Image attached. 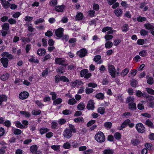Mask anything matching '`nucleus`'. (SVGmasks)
Instances as JSON below:
<instances>
[{"label":"nucleus","instance_id":"nucleus-1","mask_svg":"<svg viewBox=\"0 0 154 154\" xmlns=\"http://www.w3.org/2000/svg\"><path fill=\"white\" fill-rule=\"evenodd\" d=\"M94 138L99 143H103L105 140V137L101 131H99L95 135Z\"/></svg>","mask_w":154,"mask_h":154},{"label":"nucleus","instance_id":"nucleus-2","mask_svg":"<svg viewBox=\"0 0 154 154\" xmlns=\"http://www.w3.org/2000/svg\"><path fill=\"white\" fill-rule=\"evenodd\" d=\"M134 98L132 97H129L127 99L126 102L128 103L129 108L134 110L136 109V104L134 103Z\"/></svg>","mask_w":154,"mask_h":154},{"label":"nucleus","instance_id":"nucleus-3","mask_svg":"<svg viewBox=\"0 0 154 154\" xmlns=\"http://www.w3.org/2000/svg\"><path fill=\"white\" fill-rule=\"evenodd\" d=\"M135 128L137 132L139 133H143L145 131V128L142 123H137L136 125Z\"/></svg>","mask_w":154,"mask_h":154},{"label":"nucleus","instance_id":"nucleus-4","mask_svg":"<svg viewBox=\"0 0 154 154\" xmlns=\"http://www.w3.org/2000/svg\"><path fill=\"white\" fill-rule=\"evenodd\" d=\"M108 71L111 76L113 78L116 77V69L114 66L112 65H110L108 67Z\"/></svg>","mask_w":154,"mask_h":154},{"label":"nucleus","instance_id":"nucleus-5","mask_svg":"<svg viewBox=\"0 0 154 154\" xmlns=\"http://www.w3.org/2000/svg\"><path fill=\"white\" fill-rule=\"evenodd\" d=\"M63 135L65 137L69 139L72 137V131L69 129L66 128L63 132Z\"/></svg>","mask_w":154,"mask_h":154},{"label":"nucleus","instance_id":"nucleus-6","mask_svg":"<svg viewBox=\"0 0 154 154\" xmlns=\"http://www.w3.org/2000/svg\"><path fill=\"white\" fill-rule=\"evenodd\" d=\"M55 62L56 64L61 65L64 67H66L67 66L66 64H64L65 62L64 59L60 58H56L55 59Z\"/></svg>","mask_w":154,"mask_h":154},{"label":"nucleus","instance_id":"nucleus-7","mask_svg":"<svg viewBox=\"0 0 154 154\" xmlns=\"http://www.w3.org/2000/svg\"><path fill=\"white\" fill-rule=\"evenodd\" d=\"M0 62L2 64L3 66L7 68L8 64V59L6 57H3L0 60Z\"/></svg>","mask_w":154,"mask_h":154},{"label":"nucleus","instance_id":"nucleus-8","mask_svg":"<svg viewBox=\"0 0 154 154\" xmlns=\"http://www.w3.org/2000/svg\"><path fill=\"white\" fill-rule=\"evenodd\" d=\"M147 103L149 104V107L153 108L154 106V97L151 96H149L147 100Z\"/></svg>","mask_w":154,"mask_h":154},{"label":"nucleus","instance_id":"nucleus-9","mask_svg":"<svg viewBox=\"0 0 154 154\" xmlns=\"http://www.w3.org/2000/svg\"><path fill=\"white\" fill-rule=\"evenodd\" d=\"M87 53V50L85 48H83L80 51H78L77 54L81 57H85Z\"/></svg>","mask_w":154,"mask_h":154},{"label":"nucleus","instance_id":"nucleus-10","mask_svg":"<svg viewBox=\"0 0 154 154\" xmlns=\"http://www.w3.org/2000/svg\"><path fill=\"white\" fill-rule=\"evenodd\" d=\"M63 29L62 28H60L56 30L55 32L56 36L59 38H61L63 36Z\"/></svg>","mask_w":154,"mask_h":154},{"label":"nucleus","instance_id":"nucleus-11","mask_svg":"<svg viewBox=\"0 0 154 154\" xmlns=\"http://www.w3.org/2000/svg\"><path fill=\"white\" fill-rule=\"evenodd\" d=\"M94 104L93 100H89L88 102L87 108L88 110H93L94 109Z\"/></svg>","mask_w":154,"mask_h":154},{"label":"nucleus","instance_id":"nucleus-12","mask_svg":"<svg viewBox=\"0 0 154 154\" xmlns=\"http://www.w3.org/2000/svg\"><path fill=\"white\" fill-rule=\"evenodd\" d=\"M28 96V93L27 92L24 91L21 93L19 94V97L22 100H24L27 98Z\"/></svg>","mask_w":154,"mask_h":154},{"label":"nucleus","instance_id":"nucleus-13","mask_svg":"<svg viewBox=\"0 0 154 154\" xmlns=\"http://www.w3.org/2000/svg\"><path fill=\"white\" fill-rule=\"evenodd\" d=\"M2 56L5 57L6 58L7 57L9 59H12L13 58V56L12 55L9 54L8 52H4L1 54Z\"/></svg>","mask_w":154,"mask_h":154},{"label":"nucleus","instance_id":"nucleus-14","mask_svg":"<svg viewBox=\"0 0 154 154\" xmlns=\"http://www.w3.org/2000/svg\"><path fill=\"white\" fill-rule=\"evenodd\" d=\"M114 13L117 17H119L122 15L123 11L121 9L118 8L114 11Z\"/></svg>","mask_w":154,"mask_h":154},{"label":"nucleus","instance_id":"nucleus-15","mask_svg":"<svg viewBox=\"0 0 154 154\" xmlns=\"http://www.w3.org/2000/svg\"><path fill=\"white\" fill-rule=\"evenodd\" d=\"M130 122V120L129 119L126 120L122 124L120 127H119V129L120 130H122L123 128L126 127L128 125V123Z\"/></svg>","mask_w":154,"mask_h":154},{"label":"nucleus","instance_id":"nucleus-16","mask_svg":"<svg viewBox=\"0 0 154 154\" xmlns=\"http://www.w3.org/2000/svg\"><path fill=\"white\" fill-rule=\"evenodd\" d=\"M65 6L64 5L60 6H56L55 7V10L57 12H63L64 10Z\"/></svg>","mask_w":154,"mask_h":154},{"label":"nucleus","instance_id":"nucleus-17","mask_svg":"<svg viewBox=\"0 0 154 154\" xmlns=\"http://www.w3.org/2000/svg\"><path fill=\"white\" fill-rule=\"evenodd\" d=\"M146 78L147 79V82L148 84L152 85L154 83L153 79L152 77H149V75H147Z\"/></svg>","mask_w":154,"mask_h":154},{"label":"nucleus","instance_id":"nucleus-18","mask_svg":"<svg viewBox=\"0 0 154 154\" xmlns=\"http://www.w3.org/2000/svg\"><path fill=\"white\" fill-rule=\"evenodd\" d=\"M46 53V51L45 49H39L37 51V54L39 56H43Z\"/></svg>","mask_w":154,"mask_h":154},{"label":"nucleus","instance_id":"nucleus-19","mask_svg":"<svg viewBox=\"0 0 154 154\" xmlns=\"http://www.w3.org/2000/svg\"><path fill=\"white\" fill-rule=\"evenodd\" d=\"M84 17L82 13L80 12L78 13L76 15L75 19L77 20H80L83 19Z\"/></svg>","mask_w":154,"mask_h":154},{"label":"nucleus","instance_id":"nucleus-20","mask_svg":"<svg viewBox=\"0 0 154 154\" xmlns=\"http://www.w3.org/2000/svg\"><path fill=\"white\" fill-rule=\"evenodd\" d=\"M145 124L149 127L154 128V125L153 123L149 119H148L146 121Z\"/></svg>","mask_w":154,"mask_h":154},{"label":"nucleus","instance_id":"nucleus-21","mask_svg":"<svg viewBox=\"0 0 154 154\" xmlns=\"http://www.w3.org/2000/svg\"><path fill=\"white\" fill-rule=\"evenodd\" d=\"M131 143L134 146H137L140 143V140L137 139H133L131 140Z\"/></svg>","mask_w":154,"mask_h":154},{"label":"nucleus","instance_id":"nucleus-22","mask_svg":"<svg viewBox=\"0 0 154 154\" xmlns=\"http://www.w3.org/2000/svg\"><path fill=\"white\" fill-rule=\"evenodd\" d=\"M38 147L36 145H33L30 147V149L32 153H34L36 152L37 150Z\"/></svg>","mask_w":154,"mask_h":154},{"label":"nucleus","instance_id":"nucleus-23","mask_svg":"<svg viewBox=\"0 0 154 154\" xmlns=\"http://www.w3.org/2000/svg\"><path fill=\"white\" fill-rule=\"evenodd\" d=\"M144 26L148 30H150V31L153 29L154 27L150 23H146L144 24Z\"/></svg>","mask_w":154,"mask_h":154},{"label":"nucleus","instance_id":"nucleus-24","mask_svg":"<svg viewBox=\"0 0 154 154\" xmlns=\"http://www.w3.org/2000/svg\"><path fill=\"white\" fill-rule=\"evenodd\" d=\"M114 151L112 149H105L103 151V154H112Z\"/></svg>","mask_w":154,"mask_h":154},{"label":"nucleus","instance_id":"nucleus-25","mask_svg":"<svg viewBox=\"0 0 154 154\" xmlns=\"http://www.w3.org/2000/svg\"><path fill=\"white\" fill-rule=\"evenodd\" d=\"M20 113L23 115H24L26 118H29L30 116V113L29 112L21 111H20Z\"/></svg>","mask_w":154,"mask_h":154},{"label":"nucleus","instance_id":"nucleus-26","mask_svg":"<svg viewBox=\"0 0 154 154\" xmlns=\"http://www.w3.org/2000/svg\"><path fill=\"white\" fill-rule=\"evenodd\" d=\"M77 108L78 110H83L85 108V106L82 103H80L77 106Z\"/></svg>","mask_w":154,"mask_h":154},{"label":"nucleus","instance_id":"nucleus-27","mask_svg":"<svg viewBox=\"0 0 154 154\" xmlns=\"http://www.w3.org/2000/svg\"><path fill=\"white\" fill-rule=\"evenodd\" d=\"M104 97L103 94L102 93H98L95 95L96 98L100 100H103Z\"/></svg>","mask_w":154,"mask_h":154},{"label":"nucleus","instance_id":"nucleus-28","mask_svg":"<svg viewBox=\"0 0 154 154\" xmlns=\"http://www.w3.org/2000/svg\"><path fill=\"white\" fill-rule=\"evenodd\" d=\"M65 67H63L62 66H60L56 69V71L57 72L63 73L65 72Z\"/></svg>","mask_w":154,"mask_h":154},{"label":"nucleus","instance_id":"nucleus-29","mask_svg":"<svg viewBox=\"0 0 154 154\" xmlns=\"http://www.w3.org/2000/svg\"><path fill=\"white\" fill-rule=\"evenodd\" d=\"M9 77V74L7 73H6L2 75L1 77V78L2 80L5 81L8 79Z\"/></svg>","mask_w":154,"mask_h":154},{"label":"nucleus","instance_id":"nucleus-30","mask_svg":"<svg viewBox=\"0 0 154 154\" xmlns=\"http://www.w3.org/2000/svg\"><path fill=\"white\" fill-rule=\"evenodd\" d=\"M62 101V100L61 98H58L55 99L53 101V104L56 105L57 104H59Z\"/></svg>","mask_w":154,"mask_h":154},{"label":"nucleus","instance_id":"nucleus-31","mask_svg":"<svg viewBox=\"0 0 154 154\" xmlns=\"http://www.w3.org/2000/svg\"><path fill=\"white\" fill-rule=\"evenodd\" d=\"M129 72L128 69L126 68L123 70L121 73V75L122 77H124Z\"/></svg>","mask_w":154,"mask_h":154},{"label":"nucleus","instance_id":"nucleus-32","mask_svg":"<svg viewBox=\"0 0 154 154\" xmlns=\"http://www.w3.org/2000/svg\"><path fill=\"white\" fill-rule=\"evenodd\" d=\"M2 27L4 30L8 31L9 29V25L8 23H4L2 26Z\"/></svg>","mask_w":154,"mask_h":154},{"label":"nucleus","instance_id":"nucleus-33","mask_svg":"<svg viewBox=\"0 0 154 154\" xmlns=\"http://www.w3.org/2000/svg\"><path fill=\"white\" fill-rule=\"evenodd\" d=\"M105 45V47L106 48H110L112 47L113 45V43L112 42L109 41L106 42Z\"/></svg>","mask_w":154,"mask_h":154},{"label":"nucleus","instance_id":"nucleus-34","mask_svg":"<svg viewBox=\"0 0 154 154\" xmlns=\"http://www.w3.org/2000/svg\"><path fill=\"white\" fill-rule=\"evenodd\" d=\"M7 99V97L5 95L0 96V105L2 104L3 101H6Z\"/></svg>","mask_w":154,"mask_h":154},{"label":"nucleus","instance_id":"nucleus-35","mask_svg":"<svg viewBox=\"0 0 154 154\" xmlns=\"http://www.w3.org/2000/svg\"><path fill=\"white\" fill-rule=\"evenodd\" d=\"M112 125V123L110 122H106L104 124V126L106 128L110 129L111 128Z\"/></svg>","mask_w":154,"mask_h":154},{"label":"nucleus","instance_id":"nucleus-36","mask_svg":"<svg viewBox=\"0 0 154 154\" xmlns=\"http://www.w3.org/2000/svg\"><path fill=\"white\" fill-rule=\"evenodd\" d=\"M15 125L18 128H25V126L23 125L20 122L17 121L15 122Z\"/></svg>","mask_w":154,"mask_h":154},{"label":"nucleus","instance_id":"nucleus-37","mask_svg":"<svg viewBox=\"0 0 154 154\" xmlns=\"http://www.w3.org/2000/svg\"><path fill=\"white\" fill-rule=\"evenodd\" d=\"M105 108L102 107H99L97 109L98 112L101 114H103L105 112Z\"/></svg>","mask_w":154,"mask_h":154},{"label":"nucleus","instance_id":"nucleus-38","mask_svg":"<svg viewBox=\"0 0 154 154\" xmlns=\"http://www.w3.org/2000/svg\"><path fill=\"white\" fill-rule=\"evenodd\" d=\"M49 131V129H48L47 128H42L40 129V133L41 134H43Z\"/></svg>","mask_w":154,"mask_h":154},{"label":"nucleus","instance_id":"nucleus-39","mask_svg":"<svg viewBox=\"0 0 154 154\" xmlns=\"http://www.w3.org/2000/svg\"><path fill=\"white\" fill-rule=\"evenodd\" d=\"M88 72V70L87 69H84L81 70L80 71L81 76L82 77H83Z\"/></svg>","mask_w":154,"mask_h":154},{"label":"nucleus","instance_id":"nucleus-40","mask_svg":"<svg viewBox=\"0 0 154 154\" xmlns=\"http://www.w3.org/2000/svg\"><path fill=\"white\" fill-rule=\"evenodd\" d=\"M74 121L76 123H79L80 122H84V119L82 117H79L74 119Z\"/></svg>","mask_w":154,"mask_h":154},{"label":"nucleus","instance_id":"nucleus-41","mask_svg":"<svg viewBox=\"0 0 154 154\" xmlns=\"http://www.w3.org/2000/svg\"><path fill=\"white\" fill-rule=\"evenodd\" d=\"M122 31L125 32H127L128 29V24L124 25L122 27Z\"/></svg>","mask_w":154,"mask_h":154},{"label":"nucleus","instance_id":"nucleus-42","mask_svg":"<svg viewBox=\"0 0 154 154\" xmlns=\"http://www.w3.org/2000/svg\"><path fill=\"white\" fill-rule=\"evenodd\" d=\"M76 102V101L74 98L70 99L68 101V103L71 105L75 104Z\"/></svg>","mask_w":154,"mask_h":154},{"label":"nucleus","instance_id":"nucleus-43","mask_svg":"<svg viewBox=\"0 0 154 154\" xmlns=\"http://www.w3.org/2000/svg\"><path fill=\"white\" fill-rule=\"evenodd\" d=\"M94 91V90L93 88H90L88 87L85 88V92L87 94H89L92 93Z\"/></svg>","mask_w":154,"mask_h":154},{"label":"nucleus","instance_id":"nucleus-44","mask_svg":"<svg viewBox=\"0 0 154 154\" xmlns=\"http://www.w3.org/2000/svg\"><path fill=\"white\" fill-rule=\"evenodd\" d=\"M29 60L30 62L37 63H39L38 60L37 59H35V57L33 56H32L31 58L29 59Z\"/></svg>","mask_w":154,"mask_h":154},{"label":"nucleus","instance_id":"nucleus-45","mask_svg":"<svg viewBox=\"0 0 154 154\" xmlns=\"http://www.w3.org/2000/svg\"><path fill=\"white\" fill-rule=\"evenodd\" d=\"M69 128H70L69 129L71 130V131H72V132L73 133H75L76 132V129H75V127L73 125L69 124Z\"/></svg>","mask_w":154,"mask_h":154},{"label":"nucleus","instance_id":"nucleus-46","mask_svg":"<svg viewBox=\"0 0 154 154\" xmlns=\"http://www.w3.org/2000/svg\"><path fill=\"white\" fill-rule=\"evenodd\" d=\"M51 148L55 151H58L60 149V146L57 145H54L51 146Z\"/></svg>","mask_w":154,"mask_h":154},{"label":"nucleus","instance_id":"nucleus-47","mask_svg":"<svg viewBox=\"0 0 154 154\" xmlns=\"http://www.w3.org/2000/svg\"><path fill=\"white\" fill-rule=\"evenodd\" d=\"M2 6L5 8H8L10 7V4L8 1H6L2 4Z\"/></svg>","mask_w":154,"mask_h":154},{"label":"nucleus","instance_id":"nucleus-48","mask_svg":"<svg viewBox=\"0 0 154 154\" xmlns=\"http://www.w3.org/2000/svg\"><path fill=\"white\" fill-rule=\"evenodd\" d=\"M22 42L26 43L30 41V39L29 38L23 37L21 39Z\"/></svg>","mask_w":154,"mask_h":154},{"label":"nucleus","instance_id":"nucleus-49","mask_svg":"<svg viewBox=\"0 0 154 154\" xmlns=\"http://www.w3.org/2000/svg\"><path fill=\"white\" fill-rule=\"evenodd\" d=\"M140 35L142 36H144L148 34V32L144 29H143L140 31Z\"/></svg>","mask_w":154,"mask_h":154},{"label":"nucleus","instance_id":"nucleus-50","mask_svg":"<svg viewBox=\"0 0 154 154\" xmlns=\"http://www.w3.org/2000/svg\"><path fill=\"white\" fill-rule=\"evenodd\" d=\"M60 80L64 82H69V79L64 76H61L60 78Z\"/></svg>","mask_w":154,"mask_h":154},{"label":"nucleus","instance_id":"nucleus-51","mask_svg":"<svg viewBox=\"0 0 154 154\" xmlns=\"http://www.w3.org/2000/svg\"><path fill=\"white\" fill-rule=\"evenodd\" d=\"M44 21V19L42 18H40L37 19L36 21H35L34 23L35 24L37 25L38 23H42Z\"/></svg>","mask_w":154,"mask_h":154},{"label":"nucleus","instance_id":"nucleus-52","mask_svg":"<svg viewBox=\"0 0 154 154\" xmlns=\"http://www.w3.org/2000/svg\"><path fill=\"white\" fill-rule=\"evenodd\" d=\"M146 89L147 92L149 94L154 95V90L150 88H147Z\"/></svg>","mask_w":154,"mask_h":154},{"label":"nucleus","instance_id":"nucleus-53","mask_svg":"<svg viewBox=\"0 0 154 154\" xmlns=\"http://www.w3.org/2000/svg\"><path fill=\"white\" fill-rule=\"evenodd\" d=\"M115 138L117 140H119L121 138V134L119 132H116L114 134Z\"/></svg>","mask_w":154,"mask_h":154},{"label":"nucleus","instance_id":"nucleus-54","mask_svg":"<svg viewBox=\"0 0 154 154\" xmlns=\"http://www.w3.org/2000/svg\"><path fill=\"white\" fill-rule=\"evenodd\" d=\"M70 144L68 142H66L64 143L63 145V147L65 149H69L70 148Z\"/></svg>","mask_w":154,"mask_h":154},{"label":"nucleus","instance_id":"nucleus-55","mask_svg":"<svg viewBox=\"0 0 154 154\" xmlns=\"http://www.w3.org/2000/svg\"><path fill=\"white\" fill-rule=\"evenodd\" d=\"M146 51L143 50L140 52L139 54L143 57H145L146 56Z\"/></svg>","mask_w":154,"mask_h":154},{"label":"nucleus","instance_id":"nucleus-56","mask_svg":"<svg viewBox=\"0 0 154 154\" xmlns=\"http://www.w3.org/2000/svg\"><path fill=\"white\" fill-rule=\"evenodd\" d=\"M88 87L95 88L97 86V85L95 83L91 82L88 83Z\"/></svg>","mask_w":154,"mask_h":154},{"label":"nucleus","instance_id":"nucleus-57","mask_svg":"<svg viewBox=\"0 0 154 154\" xmlns=\"http://www.w3.org/2000/svg\"><path fill=\"white\" fill-rule=\"evenodd\" d=\"M95 122L96 121L95 120H92L91 121H90L88 122L87 125V127H90L93 124H94Z\"/></svg>","mask_w":154,"mask_h":154},{"label":"nucleus","instance_id":"nucleus-58","mask_svg":"<svg viewBox=\"0 0 154 154\" xmlns=\"http://www.w3.org/2000/svg\"><path fill=\"white\" fill-rule=\"evenodd\" d=\"M71 112L69 109H65L63 111V114L65 115L70 114L71 113Z\"/></svg>","mask_w":154,"mask_h":154},{"label":"nucleus","instance_id":"nucleus-59","mask_svg":"<svg viewBox=\"0 0 154 154\" xmlns=\"http://www.w3.org/2000/svg\"><path fill=\"white\" fill-rule=\"evenodd\" d=\"M41 111L40 110L37 111L33 110L32 111V114L33 115H38L40 114Z\"/></svg>","mask_w":154,"mask_h":154},{"label":"nucleus","instance_id":"nucleus-60","mask_svg":"<svg viewBox=\"0 0 154 154\" xmlns=\"http://www.w3.org/2000/svg\"><path fill=\"white\" fill-rule=\"evenodd\" d=\"M101 58V57L100 55H97L94 57V60L95 62H97L99 61Z\"/></svg>","mask_w":154,"mask_h":154},{"label":"nucleus","instance_id":"nucleus-61","mask_svg":"<svg viewBox=\"0 0 154 154\" xmlns=\"http://www.w3.org/2000/svg\"><path fill=\"white\" fill-rule=\"evenodd\" d=\"M113 38V36L112 35H106L105 36V38L106 40H109Z\"/></svg>","mask_w":154,"mask_h":154},{"label":"nucleus","instance_id":"nucleus-62","mask_svg":"<svg viewBox=\"0 0 154 154\" xmlns=\"http://www.w3.org/2000/svg\"><path fill=\"white\" fill-rule=\"evenodd\" d=\"M144 43V40L142 39H139L137 41V44L138 45H142Z\"/></svg>","mask_w":154,"mask_h":154},{"label":"nucleus","instance_id":"nucleus-63","mask_svg":"<svg viewBox=\"0 0 154 154\" xmlns=\"http://www.w3.org/2000/svg\"><path fill=\"white\" fill-rule=\"evenodd\" d=\"M48 73V68H46L42 73V76L43 77H45L46 75H47Z\"/></svg>","mask_w":154,"mask_h":154},{"label":"nucleus","instance_id":"nucleus-64","mask_svg":"<svg viewBox=\"0 0 154 154\" xmlns=\"http://www.w3.org/2000/svg\"><path fill=\"white\" fill-rule=\"evenodd\" d=\"M22 131L19 129H15L14 131V134L16 135H19L21 134Z\"/></svg>","mask_w":154,"mask_h":154}]
</instances>
